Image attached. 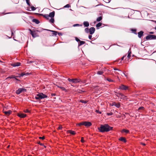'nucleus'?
<instances>
[{
	"label": "nucleus",
	"instance_id": "18",
	"mask_svg": "<svg viewBox=\"0 0 156 156\" xmlns=\"http://www.w3.org/2000/svg\"><path fill=\"white\" fill-rule=\"evenodd\" d=\"M32 21L33 22L37 24H38L40 23L39 21L38 20L35 19H33L32 20Z\"/></svg>",
	"mask_w": 156,
	"mask_h": 156
},
{
	"label": "nucleus",
	"instance_id": "29",
	"mask_svg": "<svg viewBox=\"0 0 156 156\" xmlns=\"http://www.w3.org/2000/svg\"><path fill=\"white\" fill-rule=\"evenodd\" d=\"M80 102H81L82 103L86 104V103H87L88 102V101H87L83 100H80Z\"/></svg>",
	"mask_w": 156,
	"mask_h": 156
},
{
	"label": "nucleus",
	"instance_id": "47",
	"mask_svg": "<svg viewBox=\"0 0 156 156\" xmlns=\"http://www.w3.org/2000/svg\"><path fill=\"white\" fill-rule=\"evenodd\" d=\"M75 40L77 42H80V41L79 39H78V38H77V37L76 38Z\"/></svg>",
	"mask_w": 156,
	"mask_h": 156
},
{
	"label": "nucleus",
	"instance_id": "46",
	"mask_svg": "<svg viewBox=\"0 0 156 156\" xmlns=\"http://www.w3.org/2000/svg\"><path fill=\"white\" fill-rule=\"evenodd\" d=\"M81 141L82 142V143H83L84 142V140L83 139V138L82 137L81 138Z\"/></svg>",
	"mask_w": 156,
	"mask_h": 156
},
{
	"label": "nucleus",
	"instance_id": "37",
	"mask_svg": "<svg viewBox=\"0 0 156 156\" xmlns=\"http://www.w3.org/2000/svg\"><path fill=\"white\" fill-rule=\"evenodd\" d=\"M82 26V25H80L78 24H74L73 25V27H76L77 26Z\"/></svg>",
	"mask_w": 156,
	"mask_h": 156
},
{
	"label": "nucleus",
	"instance_id": "51",
	"mask_svg": "<svg viewBox=\"0 0 156 156\" xmlns=\"http://www.w3.org/2000/svg\"><path fill=\"white\" fill-rule=\"evenodd\" d=\"M18 77V76H15V78H14V79H15L16 80H17V81H20V80H19V79H17V78H16V77Z\"/></svg>",
	"mask_w": 156,
	"mask_h": 156
},
{
	"label": "nucleus",
	"instance_id": "25",
	"mask_svg": "<svg viewBox=\"0 0 156 156\" xmlns=\"http://www.w3.org/2000/svg\"><path fill=\"white\" fill-rule=\"evenodd\" d=\"M102 18L101 16H99L97 18L96 21L97 22H100L102 20Z\"/></svg>",
	"mask_w": 156,
	"mask_h": 156
},
{
	"label": "nucleus",
	"instance_id": "2",
	"mask_svg": "<svg viewBox=\"0 0 156 156\" xmlns=\"http://www.w3.org/2000/svg\"><path fill=\"white\" fill-rule=\"evenodd\" d=\"M47 97L48 96L46 95L43 94V93H40L36 95L35 98L37 100H40L47 98Z\"/></svg>",
	"mask_w": 156,
	"mask_h": 156
},
{
	"label": "nucleus",
	"instance_id": "35",
	"mask_svg": "<svg viewBox=\"0 0 156 156\" xmlns=\"http://www.w3.org/2000/svg\"><path fill=\"white\" fill-rule=\"evenodd\" d=\"M14 78H15V76L11 75V76H8L7 78V79H8V78H10V79Z\"/></svg>",
	"mask_w": 156,
	"mask_h": 156
},
{
	"label": "nucleus",
	"instance_id": "1",
	"mask_svg": "<svg viewBox=\"0 0 156 156\" xmlns=\"http://www.w3.org/2000/svg\"><path fill=\"white\" fill-rule=\"evenodd\" d=\"M113 129V127H111L108 124L101 125L100 126L98 127V129L99 132L102 133L108 132Z\"/></svg>",
	"mask_w": 156,
	"mask_h": 156
},
{
	"label": "nucleus",
	"instance_id": "54",
	"mask_svg": "<svg viewBox=\"0 0 156 156\" xmlns=\"http://www.w3.org/2000/svg\"><path fill=\"white\" fill-rule=\"evenodd\" d=\"M126 55H124V56H123L122 57V58H121V60H123V59H124V58L125 57H126Z\"/></svg>",
	"mask_w": 156,
	"mask_h": 156
},
{
	"label": "nucleus",
	"instance_id": "4",
	"mask_svg": "<svg viewBox=\"0 0 156 156\" xmlns=\"http://www.w3.org/2000/svg\"><path fill=\"white\" fill-rule=\"evenodd\" d=\"M27 90L23 88H19L16 91V93L17 94H19L20 93L23 92H26Z\"/></svg>",
	"mask_w": 156,
	"mask_h": 156
},
{
	"label": "nucleus",
	"instance_id": "63",
	"mask_svg": "<svg viewBox=\"0 0 156 156\" xmlns=\"http://www.w3.org/2000/svg\"><path fill=\"white\" fill-rule=\"evenodd\" d=\"M13 39H14L15 41H16V40L15 39H14V37H13Z\"/></svg>",
	"mask_w": 156,
	"mask_h": 156
},
{
	"label": "nucleus",
	"instance_id": "40",
	"mask_svg": "<svg viewBox=\"0 0 156 156\" xmlns=\"http://www.w3.org/2000/svg\"><path fill=\"white\" fill-rule=\"evenodd\" d=\"M31 10L32 11H34L36 9V8L33 6H31Z\"/></svg>",
	"mask_w": 156,
	"mask_h": 156
},
{
	"label": "nucleus",
	"instance_id": "3",
	"mask_svg": "<svg viewBox=\"0 0 156 156\" xmlns=\"http://www.w3.org/2000/svg\"><path fill=\"white\" fill-rule=\"evenodd\" d=\"M68 80L69 82H72L73 83H80L81 82V80L79 79H71L70 78L68 79Z\"/></svg>",
	"mask_w": 156,
	"mask_h": 156
},
{
	"label": "nucleus",
	"instance_id": "6",
	"mask_svg": "<svg viewBox=\"0 0 156 156\" xmlns=\"http://www.w3.org/2000/svg\"><path fill=\"white\" fill-rule=\"evenodd\" d=\"M119 89L122 90H126L128 89V87L123 84H121L119 86Z\"/></svg>",
	"mask_w": 156,
	"mask_h": 156
},
{
	"label": "nucleus",
	"instance_id": "60",
	"mask_svg": "<svg viewBox=\"0 0 156 156\" xmlns=\"http://www.w3.org/2000/svg\"><path fill=\"white\" fill-rule=\"evenodd\" d=\"M32 62V61H30L29 62V63H32V62Z\"/></svg>",
	"mask_w": 156,
	"mask_h": 156
},
{
	"label": "nucleus",
	"instance_id": "56",
	"mask_svg": "<svg viewBox=\"0 0 156 156\" xmlns=\"http://www.w3.org/2000/svg\"><path fill=\"white\" fill-rule=\"evenodd\" d=\"M114 70H118L119 71H120V70L118 69H116V68H115L114 69Z\"/></svg>",
	"mask_w": 156,
	"mask_h": 156
},
{
	"label": "nucleus",
	"instance_id": "12",
	"mask_svg": "<svg viewBox=\"0 0 156 156\" xmlns=\"http://www.w3.org/2000/svg\"><path fill=\"white\" fill-rule=\"evenodd\" d=\"M144 34V32L142 31H141L138 33V37L139 38H141V37L143 36Z\"/></svg>",
	"mask_w": 156,
	"mask_h": 156
},
{
	"label": "nucleus",
	"instance_id": "30",
	"mask_svg": "<svg viewBox=\"0 0 156 156\" xmlns=\"http://www.w3.org/2000/svg\"><path fill=\"white\" fill-rule=\"evenodd\" d=\"M85 31L86 33H89V29L88 28V27L86 28L85 29Z\"/></svg>",
	"mask_w": 156,
	"mask_h": 156
},
{
	"label": "nucleus",
	"instance_id": "16",
	"mask_svg": "<svg viewBox=\"0 0 156 156\" xmlns=\"http://www.w3.org/2000/svg\"><path fill=\"white\" fill-rule=\"evenodd\" d=\"M119 140L123 141L124 143L126 142V138L124 137H121L119 139Z\"/></svg>",
	"mask_w": 156,
	"mask_h": 156
},
{
	"label": "nucleus",
	"instance_id": "26",
	"mask_svg": "<svg viewBox=\"0 0 156 156\" xmlns=\"http://www.w3.org/2000/svg\"><path fill=\"white\" fill-rule=\"evenodd\" d=\"M69 133L72 135H74L76 134V133L74 131H72V130H69Z\"/></svg>",
	"mask_w": 156,
	"mask_h": 156
},
{
	"label": "nucleus",
	"instance_id": "10",
	"mask_svg": "<svg viewBox=\"0 0 156 156\" xmlns=\"http://www.w3.org/2000/svg\"><path fill=\"white\" fill-rule=\"evenodd\" d=\"M17 115L19 117L21 118H24L26 116V114L22 113H18Z\"/></svg>",
	"mask_w": 156,
	"mask_h": 156
},
{
	"label": "nucleus",
	"instance_id": "45",
	"mask_svg": "<svg viewBox=\"0 0 156 156\" xmlns=\"http://www.w3.org/2000/svg\"><path fill=\"white\" fill-rule=\"evenodd\" d=\"M59 87L62 90H65V88L64 87Z\"/></svg>",
	"mask_w": 156,
	"mask_h": 156
},
{
	"label": "nucleus",
	"instance_id": "28",
	"mask_svg": "<svg viewBox=\"0 0 156 156\" xmlns=\"http://www.w3.org/2000/svg\"><path fill=\"white\" fill-rule=\"evenodd\" d=\"M102 23H99L98 24H97L96 25V27H97V29L98 28V27H99L102 26Z\"/></svg>",
	"mask_w": 156,
	"mask_h": 156
},
{
	"label": "nucleus",
	"instance_id": "17",
	"mask_svg": "<svg viewBox=\"0 0 156 156\" xmlns=\"http://www.w3.org/2000/svg\"><path fill=\"white\" fill-rule=\"evenodd\" d=\"M83 24L85 27H87L89 26V23L87 21H84L83 22Z\"/></svg>",
	"mask_w": 156,
	"mask_h": 156
},
{
	"label": "nucleus",
	"instance_id": "48",
	"mask_svg": "<svg viewBox=\"0 0 156 156\" xmlns=\"http://www.w3.org/2000/svg\"><path fill=\"white\" fill-rule=\"evenodd\" d=\"M62 126H59L58 127V129H59V130H60V129H61L62 128Z\"/></svg>",
	"mask_w": 156,
	"mask_h": 156
},
{
	"label": "nucleus",
	"instance_id": "34",
	"mask_svg": "<svg viewBox=\"0 0 156 156\" xmlns=\"http://www.w3.org/2000/svg\"><path fill=\"white\" fill-rule=\"evenodd\" d=\"M77 125L79 126H81L82 125H84V122L78 123Z\"/></svg>",
	"mask_w": 156,
	"mask_h": 156
},
{
	"label": "nucleus",
	"instance_id": "21",
	"mask_svg": "<svg viewBox=\"0 0 156 156\" xmlns=\"http://www.w3.org/2000/svg\"><path fill=\"white\" fill-rule=\"evenodd\" d=\"M131 53V48H130L128 52V55H127V57L128 58H129L130 57Z\"/></svg>",
	"mask_w": 156,
	"mask_h": 156
},
{
	"label": "nucleus",
	"instance_id": "43",
	"mask_svg": "<svg viewBox=\"0 0 156 156\" xmlns=\"http://www.w3.org/2000/svg\"><path fill=\"white\" fill-rule=\"evenodd\" d=\"M95 112H97V113H99V114H101V113H101V112H100V111H99V110H96V111H95Z\"/></svg>",
	"mask_w": 156,
	"mask_h": 156
},
{
	"label": "nucleus",
	"instance_id": "58",
	"mask_svg": "<svg viewBox=\"0 0 156 156\" xmlns=\"http://www.w3.org/2000/svg\"><path fill=\"white\" fill-rule=\"evenodd\" d=\"M141 144L143 145L144 146H145V144L143 143H141Z\"/></svg>",
	"mask_w": 156,
	"mask_h": 156
},
{
	"label": "nucleus",
	"instance_id": "19",
	"mask_svg": "<svg viewBox=\"0 0 156 156\" xmlns=\"http://www.w3.org/2000/svg\"><path fill=\"white\" fill-rule=\"evenodd\" d=\"M11 111L10 110H8L7 111H5L4 113L6 115H9L11 113Z\"/></svg>",
	"mask_w": 156,
	"mask_h": 156
},
{
	"label": "nucleus",
	"instance_id": "11",
	"mask_svg": "<svg viewBox=\"0 0 156 156\" xmlns=\"http://www.w3.org/2000/svg\"><path fill=\"white\" fill-rule=\"evenodd\" d=\"M30 30V34L34 38L37 37V34L35 31H33L31 30Z\"/></svg>",
	"mask_w": 156,
	"mask_h": 156
},
{
	"label": "nucleus",
	"instance_id": "59",
	"mask_svg": "<svg viewBox=\"0 0 156 156\" xmlns=\"http://www.w3.org/2000/svg\"><path fill=\"white\" fill-rule=\"evenodd\" d=\"M58 34L59 35H62V34L61 33H58Z\"/></svg>",
	"mask_w": 156,
	"mask_h": 156
},
{
	"label": "nucleus",
	"instance_id": "7",
	"mask_svg": "<svg viewBox=\"0 0 156 156\" xmlns=\"http://www.w3.org/2000/svg\"><path fill=\"white\" fill-rule=\"evenodd\" d=\"M112 106H115L116 107L119 108L120 107V103H116L115 102H114L112 103Z\"/></svg>",
	"mask_w": 156,
	"mask_h": 156
},
{
	"label": "nucleus",
	"instance_id": "15",
	"mask_svg": "<svg viewBox=\"0 0 156 156\" xmlns=\"http://www.w3.org/2000/svg\"><path fill=\"white\" fill-rule=\"evenodd\" d=\"M55 12L54 11H53L51 12H50L48 15L49 16V17H51V18H53L55 16Z\"/></svg>",
	"mask_w": 156,
	"mask_h": 156
},
{
	"label": "nucleus",
	"instance_id": "55",
	"mask_svg": "<svg viewBox=\"0 0 156 156\" xmlns=\"http://www.w3.org/2000/svg\"><path fill=\"white\" fill-rule=\"evenodd\" d=\"M38 144L41 146H44V144H43L41 143L40 142H39Z\"/></svg>",
	"mask_w": 156,
	"mask_h": 156
},
{
	"label": "nucleus",
	"instance_id": "42",
	"mask_svg": "<svg viewBox=\"0 0 156 156\" xmlns=\"http://www.w3.org/2000/svg\"><path fill=\"white\" fill-rule=\"evenodd\" d=\"M144 108L143 107H141L139 108L138 110H144Z\"/></svg>",
	"mask_w": 156,
	"mask_h": 156
},
{
	"label": "nucleus",
	"instance_id": "41",
	"mask_svg": "<svg viewBox=\"0 0 156 156\" xmlns=\"http://www.w3.org/2000/svg\"><path fill=\"white\" fill-rule=\"evenodd\" d=\"M70 7V5L69 4H67L64 6V8H69Z\"/></svg>",
	"mask_w": 156,
	"mask_h": 156
},
{
	"label": "nucleus",
	"instance_id": "14",
	"mask_svg": "<svg viewBox=\"0 0 156 156\" xmlns=\"http://www.w3.org/2000/svg\"><path fill=\"white\" fill-rule=\"evenodd\" d=\"M20 63L19 62L13 63L12 64V66L13 67L18 66H20Z\"/></svg>",
	"mask_w": 156,
	"mask_h": 156
},
{
	"label": "nucleus",
	"instance_id": "9",
	"mask_svg": "<svg viewBox=\"0 0 156 156\" xmlns=\"http://www.w3.org/2000/svg\"><path fill=\"white\" fill-rule=\"evenodd\" d=\"M91 125V123L90 122H84V125L86 127L90 126Z\"/></svg>",
	"mask_w": 156,
	"mask_h": 156
},
{
	"label": "nucleus",
	"instance_id": "49",
	"mask_svg": "<svg viewBox=\"0 0 156 156\" xmlns=\"http://www.w3.org/2000/svg\"><path fill=\"white\" fill-rule=\"evenodd\" d=\"M24 112L25 113H29L30 112V111L28 109H26L24 111Z\"/></svg>",
	"mask_w": 156,
	"mask_h": 156
},
{
	"label": "nucleus",
	"instance_id": "50",
	"mask_svg": "<svg viewBox=\"0 0 156 156\" xmlns=\"http://www.w3.org/2000/svg\"><path fill=\"white\" fill-rule=\"evenodd\" d=\"M92 36L91 35H89V36H88L90 40H91L92 39Z\"/></svg>",
	"mask_w": 156,
	"mask_h": 156
},
{
	"label": "nucleus",
	"instance_id": "20",
	"mask_svg": "<svg viewBox=\"0 0 156 156\" xmlns=\"http://www.w3.org/2000/svg\"><path fill=\"white\" fill-rule=\"evenodd\" d=\"M48 30V31H50L53 32V35H54L56 36L57 35V32L56 31H54V30Z\"/></svg>",
	"mask_w": 156,
	"mask_h": 156
},
{
	"label": "nucleus",
	"instance_id": "36",
	"mask_svg": "<svg viewBox=\"0 0 156 156\" xmlns=\"http://www.w3.org/2000/svg\"><path fill=\"white\" fill-rule=\"evenodd\" d=\"M103 73V72L102 71H98L97 74L98 75H102Z\"/></svg>",
	"mask_w": 156,
	"mask_h": 156
},
{
	"label": "nucleus",
	"instance_id": "57",
	"mask_svg": "<svg viewBox=\"0 0 156 156\" xmlns=\"http://www.w3.org/2000/svg\"><path fill=\"white\" fill-rule=\"evenodd\" d=\"M149 33L151 34H154V32H149Z\"/></svg>",
	"mask_w": 156,
	"mask_h": 156
},
{
	"label": "nucleus",
	"instance_id": "53",
	"mask_svg": "<svg viewBox=\"0 0 156 156\" xmlns=\"http://www.w3.org/2000/svg\"><path fill=\"white\" fill-rule=\"evenodd\" d=\"M56 94L55 93H52L51 94V96H56Z\"/></svg>",
	"mask_w": 156,
	"mask_h": 156
},
{
	"label": "nucleus",
	"instance_id": "44",
	"mask_svg": "<svg viewBox=\"0 0 156 156\" xmlns=\"http://www.w3.org/2000/svg\"><path fill=\"white\" fill-rule=\"evenodd\" d=\"M107 114L108 115H113V113L112 112L108 113Z\"/></svg>",
	"mask_w": 156,
	"mask_h": 156
},
{
	"label": "nucleus",
	"instance_id": "22",
	"mask_svg": "<svg viewBox=\"0 0 156 156\" xmlns=\"http://www.w3.org/2000/svg\"><path fill=\"white\" fill-rule=\"evenodd\" d=\"M122 132L125 133H129V131L127 129H123L122 130Z\"/></svg>",
	"mask_w": 156,
	"mask_h": 156
},
{
	"label": "nucleus",
	"instance_id": "33",
	"mask_svg": "<svg viewBox=\"0 0 156 156\" xmlns=\"http://www.w3.org/2000/svg\"><path fill=\"white\" fill-rule=\"evenodd\" d=\"M49 22L52 23H53L54 22V19L53 18H51L49 20Z\"/></svg>",
	"mask_w": 156,
	"mask_h": 156
},
{
	"label": "nucleus",
	"instance_id": "39",
	"mask_svg": "<svg viewBox=\"0 0 156 156\" xmlns=\"http://www.w3.org/2000/svg\"><path fill=\"white\" fill-rule=\"evenodd\" d=\"M106 80L110 82H113V80H112L111 79L109 78H107Z\"/></svg>",
	"mask_w": 156,
	"mask_h": 156
},
{
	"label": "nucleus",
	"instance_id": "62",
	"mask_svg": "<svg viewBox=\"0 0 156 156\" xmlns=\"http://www.w3.org/2000/svg\"><path fill=\"white\" fill-rule=\"evenodd\" d=\"M123 74L126 76V75L124 73H123Z\"/></svg>",
	"mask_w": 156,
	"mask_h": 156
},
{
	"label": "nucleus",
	"instance_id": "8",
	"mask_svg": "<svg viewBox=\"0 0 156 156\" xmlns=\"http://www.w3.org/2000/svg\"><path fill=\"white\" fill-rule=\"evenodd\" d=\"M95 28L94 27H91L89 29V33L90 34H93L95 31Z\"/></svg>",
	"mask_w": 156,
	"mask_h": 156
},
{
	"label": "nucleus",
	"instance_id": "5",
	"mask_svg": "<svg viewBox=\"0 0 156 156\" xmlns=\"http://www.w3.org/2000/svg\"><path fill=\"white\" fill-rule=\"evenodd\" d=\"M156 39V36L153 35H149L146 37V39L148 40L150 39Z\"/></svg>",
	"mask_w": 156,
	"mask_h": 156
},
{
	"label": "nucleus",
	"instance_id": "13",
	"mask_svg": "<svg viewBox=\"0 0 156 156\" xmlns=\"http://www.w3.org/2000/svg\"><path fill=\"white\" fill-rule=\"evenodd\" d=\"M30 74V73H22L21 74H19V76H23L24 75H26V76H28Z\"/></svg>",
	"mask_w": 156,
	"mask_h": 156
},
{
	"label": "nucleus",
	"instance_id": "61",
	"mask_svg": "<svg viewBox=\"0 0 156 156\" xmlns=\"http://www.w3.org/2000/svg\"><path fill=\"white\" fill-rule=\"evenodd\" d=\"M13 34V33L12 31V36Z\"/></svg>",
	"mask_w": 156,
	"mask_h": 156
},
{
	"label": "nucleus",
	"instance_id": "23",
	"mask_svg": "<svg viewBox=\"0 0 156 156\" xmlns=\"http://www.w3.org/2000/svg\"><path fill=\"white\" fill-rule=\"evenodd\" d=\"M41 15L43 16L45 18L47 19H48L49 18V16L48 14H45L44 15H43L42 14H40Z\"/></svg>",
	"mask_w": 156,
	"mask_h": 156
},
{
	"label": "nucleus",
	"instance_id": "31",
	"mask_svg": "<svg viewBox=\"0 0 156 156\" xmlns=\"http://www.w3.org/2000/svg\"><path fill=\"white\" fill-rule=\"evenodd\" d=\"M79 42H80V44H79V45H80V46L81 45L85 43V42L83 41H80Z\"/></svg>",
	"mask_w": 156,
	"mask_h": 156
},
{
	"label": "nucleus",
	"instance_id": "27",
	"mask_svg": "<svg viewBox=\"0 0 156 156\" xmlns=\"http://www.w3.org/2000/svg\"><path fill=\"white\" fill-rule=\"evenodd\" d=\"M131 31H132V32L134 34H137V33L136 32V29H131Z\"/></svg>",
	"mask_w": 156,
	"mask_h": 156
},
{
	"label": "nucleus",
	"instance_id": "24",
	"mask_svg": "<svg viewBox=\"0 0 156 156\" xmlns=\"http://www.w3.org/2000/svg\"><path fill=\"white\" fill-rule=\"evenodd\" d=\"M126 96H125L123 94H121V96L120 97V98L121 99H126Z\"/></svg>",
	"mask_w": 156,
	"mask_h": 156
},
{
	"label": "nucleus",
	"instance_id": "32",
	"mask_svg": "<svg viewBox=\"0 0 156 156\" xmlns=\"http://www.w3.org/2000/svg\"><path fill=\"white\" fill-rule=\"evenodd\" d=\"M116 93V96L118 97H121V94H122V93H117V92H115Z\"/></svg>",
	"mask_w": 156,
	"mask_h": 156
},
{
	"label": "nucleus",
	"instance_id": "38",
	"mask_svg": "<svg viewBox=\"0 0 156 156\" xmlns=\"http://www.w3.org/2000/svg\"><path fill=\"white\" fill-rule=\"evenodd\" d=\"M27 4L29 5H30V0H26Z\"/></svg>",
	"mask_w": 156,
	"mask_h": 156
},
{
	"label": "nucleus",
	"instance_id": "52",
	"mask_svg": "<svg viewBox=\"0 0 156 156\" xmlns=\"http://www.w3.org/2000/svg\"><path fill=\"white\" fill-rule=\"evenodd\" d=\"M39 139H41L42 140H44V139L45 138V137L44 136H43V137H39Z\"/></svg>",
	"mask_w": 156,
	"mask_h": 156
}]
</instances>
